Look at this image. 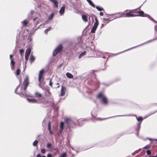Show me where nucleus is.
Returning <instances> with one entry per match:
<instances>
[{
  "label": "nucleus",
  "instance_id": "603ef678",
  "mask_svg": "<svg viewBox=\"0 0 157 157\" xmlns=\"http://www.w3.org/2000/svg\"><path fill=\"white\" fill-rule=\"evenodd\" d=\"M149 157H157L156 156H150Z\"/></svg>",
  "mask_w": 157,
  "mask_h": 157
},
{
  "label": "nucleus",
  "instance_id": "7c9ffc66",
  "mask_svg": "<svg viewBox=\"0 0 157 157\" xmlns=\"http://www.w3.org/2000/svg\"><path fill=\"white\" fill-rule=\"evenodd\" d=\"M97 9L99 11H101L103 10V9L101 8H100L98 6H97L96 7Z\"/></svg>",
  "mask_w": 157,
  "mask_h": 157
},
{
  "label": "nucleus",
  "instance_id": "f257e3e1",
  "mask_svg": "<svg viewBox=\"0 0 157 157\" xmlns=\"http://www.w3.org/2000/svg\"><path fill=\"white\" fill-rule=\"evenodd\" d=\"M121 16L124 17H131L136 16L146 17L144 15V12L142 11H138L137 9L131 10H126L122 13Z\"/></svg>",
  "mask_w": 157,
  "mask_h": 157
},
{
  "label": "nucleus",
  "instance_id": "4468645a",
  "mask_svg": "<svg viewBox=\"0 0 157 157\" xmlns=\"http://www.w3.org/2000/svg\"><path fill=\"white\" fill-rule=\"evenodd\" d=\"M66 75L67 77L69 78H73V75L70 73L67 72L66 74Z\"/></svg>",
  "mask_w": 157,
  "mask_h": 157
},
{
  "label": "nucleus",
  "instance_id": "2eb2a0df",
  "mask_svg": "<svg viewBox=\"0 0 157 157\" xmlns=\"http://www.w3.org/2000/svg\"><path fill=\"white\" fill-rule=\"evenodd\" d=\"M82 18L84 21L85 22L88 21L87 17L86 16L84 15H82Z\"/></svg>",
  "mask_w": 157,
  "mask_h": 157
},
{
  "label": "nucleus",
  "instance_id": "3c124183",
  "mask_svg": "<svg viewBox=\"0 0 157 157\" xmlns=\"http://www.w3.org/2000/svg\"><path fill=\"white\" fill-rule=\"evenodd\" d=\"M104 119H103V120H104ZM97 120H102V119H101L99 118H97Z\"/></svg>",
  "mask_w": 157,
  "mask_h": 157
},
{
  "label": "nucleus",
  "instance_id": "ea45409f",
  "mask_svg": "<svg viewBox=\"0 0 157 157\" xmlns=\"http://www.w3.org/2000/svg\"><path fill=\"white\" fill-rule=\"evenodd\" d=\"M63 129L60 128V129L59 130V132L60 134H61L62 133Z\"/></svg>",
  "mask_w": 157,
  "mask_h": 157
},
{
  "label": "nucleus",
  "instance_id": "39448f33",
  "mask_svg": "<svg viewBox=\"0 0 157 157\" xmlns=\"http://www.w3.org/2000/svg\"><path fill=\"white\" fill-rule=\"evenodd\" d=\"M95 22L94 23V26L93 27L91 30V32L92 33H94L95 32L97 28L99 22L98 21L96 17L95 18Z\"/></svg>",
  "mask_w": 157,
  "mask_h": 157
},
{
  "label": "nucleus",
  "instance_id": "a19ab883",
  "mask_svg": "<svg viewBox=\"0 0 157 157\" xmlns=\"http://www.w3.org/2000/svg\"><path fill=\"white\" fill-rule=\"evenodd\" d=\"M13 55H10V59H11V60L12 59H13L12 58H13Z\"/></svg>",
  "mask_w": 157,
  "mask_h": 157
},
{
  "label": "nucleus",
  "instance_id": "2f4dec72",
  "mask_svg": "<svg viewBox=\"0 0 157 157\" xmlns=\"http://www.w3.org/2000/svg\"><path fill=\"white\" fill-rule=\"evenodd\" d=\"M151 147L150 145H148L146 146L145 147H144L143 148L145 149H147L148 148H149Z\"/></svg>",
  "mask_w": 157,
  "mask_h": 157
},
{
  "label": "nucleus",
  "instance_id": "1a4fd4ad",
  "mask_svg": "<svg viewBox=\"0 0 157 157\" xmlns=\"http://www.w3.org/2000/svg\"><path fill=\"white\" fill-rule=\"evenodd\" d=\"M50 1L53 3L54 4V5L55 6L56 8H57L58 7V2L57 0H49Z\"/></svg>",
  "mask_w": 157,
  "mask_h": 157
},
{
  "label": "nucleus",
  "instance_id": "4d7b16f0",
  "mask_svg": "<svg viewBox=\"0 0 157 157\" xmlns=\"http://www.w3.org/2000/svg\"><path fill=\"white\" fill-rule=\"evenodd\" d=\"M156 157H157V154H156Z\"/></svg>",
  "mask_w": 157,
  "mask_h": 157
},
{
  "label": "nucleus",
  "instance_id": "f8f14e48",
  "mask_svg": "<svg viewBox=\"0 0 157 157\" xmlns=\"http://www.w3.org/2000/svg\"><path fill=\"white\" fill-rule=\"evenodd\" d=\"M35 95L36 98H40L42 96V94L38 92H36L35 93Z\"/></svg>",
  "mask_w": 157,
  "mask_h": 157
},
{
  "label": "nucleus",
  "instance_id": "49530a36",
  "mask_svg": "<svg viewBox=\"0 0 157 157\" xmlns=\"http://www.w3.org/2000/svg\"><path fill=\"white\" fill-rule=\"evenodd\" d=\"M36 157H41L40 154H38L36 155Z\"/></svg>",
  "mask_w": 157,
  "mask_h": 157
},
{
  "label": "nucleus",
  "instance_id": "dca6fc26",
  "mask_svg": "<svg viewBox=\"0 0 157 157\" xmlns=\"http://www.w3.org/2000/svg\"><path fill=\"white\" fill-rule=\"evenodd\" d=\"M11 69L12 70H13L14 69V67L15 62L13 61V59L11 60Z\"/></svg>",
  "mask_w": 157,
  "mask_h": 157
},
{
  "label": "nucleus",
  "instance_id": "393cba45",
  "mask_svg": "<svg viewBox=\"0 0 157 157\" xmlns=\"http://www.w3.org/2000/svg\"><path fill=\"white\" fill-rule=\"evenodd\" d=\"M23 25L25 26H26L28 24V22L26 20H25L23 21V22H22Z\"/></svg>",
  "mask_w": 157,
  "mask_h": 157
},
{
  "label": "nucleus",
  "instance_id": "58836bf2",
  "mask_svg": "<svg viewBox=\"0 0 157 157\" xmlns=\"http://www.w3.org/2000/svg\"><path fill=\"white\" fill-rule=\"evenodd\" d=\"M52 80H50L49 82V85L51 87L52 86Z\"/></svg>",
  "mask_w": 157,
  "mask_h": 157
},
{
  "label": "nucleus",
  "instance_id": "6ab92c4d",
  "mask_svg": "<svg viewBox=\"0 0 157 157\" xmlns=\"http://www.w3.org/2000/svg\"><path fill=\"white\" fill-rule=\"evenodd\" d=\"M31 48H28L27 49L26 52H25V54H27L29 55L30 54V52H31Z\"/></svg>",
  "mask_w": 157,
  "mask_h": 157
},
{
  "label": "nucleus",
  "instance_id": "c85d7f7f",
  "mask_svg": "<svg viewBox=\"0 0 157 157\" xmlns=\"http://www.w3.org/2000/svg\"><path fill=\"white\" fill-rule=\"evenodd\" d=\"M51 122L49 121L48 123V130L49 131L51 130Z\"/></svg>",
  "mask_w": 157,
  "mask_h": 157
},
{
  "label": "nucleus",
  "instance_id": "5701e85b",
  "mask_svg": "<svg viewBox=\"0 0 157 157\" xmlns=\"http://www.w3.org/2000/svg\"><path fill=\"white\" fill-rule=\"evenodd\" d=\"M146 17H147L148 18H149L151 20V21H153L154 22H157L155 21L154 20V19L152 18L150 15H149L148 14H146Z\"/></svg>",
  "mask_w": 157,
  "mask_h": 157
},
{
  "label": "nucleus",
  "instance_id": "4c0bfd02",
  "mask_svg": "<svg viewBox=\"0 0 157 157\" xmlns=\"http://www.w3.org/2000/svg\"><path fill=\"white\" fill-rule=\"evenodd\" d=\"M24 51L23 49H21L20 50V52L21 55L24 52Z\"/></svg>",
  "mask_w": 157,
  "mask_h": 157
},
{
  "label": "nucleus",
  "instance_id": "37998d69",
  "mask_svg": "<svg viewBox=\"0 0 157 157\" xmlns=\"http://www.w3.org/2000/svg\"><path fill=\"white\" fill-rule=\"evenodd\" d=\"M100 15L101 16H102L104 15V13L102 12H100Z\"/></svg>",
  "mask_w": 157,
  "mask_h": 157
},
{
  "label": "nucleus",
  "instance_id": "c756f323",
  "mask_svg": "<svg viewBox=\"0 0 157 157\" xmlns=\"http://www.w3.org/2000/svg\"><path fill=\"white\" fill-rule=\"evenodd\" d=\"M38 143V141L37 140H36L33 142V145L34 146H37Z\"/></svg>",
  "mask_w": 157,
  "mask_h": 157
},
{
  "label": "nucleus",
  "instance_id": "a18cd8bd",
  "mask_svg": "<svg viewBox=\"0 0 157 157\" xmlns=\"http://www.w3.org/2000/svg\"><path fill=\"white\" fill-rule=\"evenodd\" d=\"M56 85H57V88H58L59 87V83H56Z\"/></svg>",
  "mask_w": 157,
  "mask_h": 157
},
{
  "label": "nucleus",
  "instance_id": "6e6d98bb",
  "mask_svg": "<svg viewBox=\"0 0 157 157\" xmlns=\"http://www.w3.org/2000/svg\"><path fill=\"white\" fill-rule=\"evenodd\" d=\"M47 24V22H45V24Z\"/></svg>",
  "mask_w": 157,
  "mask_h": 157
},
{
  "label": "nucleus",
  "instance_id": "a211bd4d",
  "mask_svg": "<svg viewBox=\"0 0 157 157\" xmlns=\"http://www.w3.org/2000/svg\"><path fill=\"white\" fill-rule=\"evenodd\" d=\"M86 53V51H84L83 52L81 53L79 56L78 57V58L79 59H80L83 56H84Z\"/></svg>",
  "mask_w": 157,
  "mask_h": 157
},
{
  "label": "nucleus",
  "instance_id": "864d4df0",
  "mask_svg": "<svg viewBox=\"0 0 157 157\" xmlns=\"http://www.w3.org/2000/svg\"><path fill=\"white\" fill-rule=\"evenodd\" d=\"M37 18H34L33 19V21H35L36 20V19Z\"/></svg>",
  "mask_w": 157,
  "mask_h": 157
},
{
  "label": "nucleus",
  "instance_id": "de8ad7c7",
  "mask_svg": "<svg viewBox=\"0 0 157 157\" xmlns=\"http://www.w3.org/2000/svg\"><path fill=\"white\" fill-rule=\"evenodd\" d=\"M156 112H157V110H156V111H154V112H153L152 113H151V114H150V115H151V114H153L155 113H156Z\"/></svg>",
  "mask_w": 157,
  "mask_h": 157
},
{
  "label": "nucleus",
  "instance_id": "79ce46f5",
  "mask_svg": "<svg viewBox=\"0 0 157 157\" xmlns=\"http://www.w3.org/2000/svg\"><path fill=\"white\" fill-rule=\"evenodd\" d=\"M47 157H52V155L50 154H49L48 155Z\"/></svg>",
  "mask_w": 157,
  "mask_h": 157
},
{
  "label": "nucleus",
  "instance_id": "bf43d9fd",
  "mask_svg": "<svg viewBox=\"0 0 157 157\" xmlns=\"http://www.w3.org/2000/svg\"><path fill=\"white\" fill-rule=\"evenodd\" d=\"M156 33H157V31L156 32Z\"/></svg>",
  "mask_w": 157,
  "mask_h": 157
},
{
  "label": "nucleus",
  "instance_id": "e433bc0d",
  "mask_svg": "<svg viewBox=\"0 0 157 157\" xmlns=\"http://www.w3.org/2000/svg\"><path fill=\"white\" fill-rule=\"evenodd\" d=\"M45 150L44 149H42L41 150V153L44 154L45 153Z\"/></svg>",
  "mask_w": 157,
  "mask_h": 157
},
{
  "label": "nucleus",
  "instance_id": "5fc2aeb1",
  "mask_svg": "<svg viewBox=\"0 0 157 157\" xmlns=\"http://www.w3.org/2000/svg\"><path fill=\"white\" fill-rule=\"evenodd\" d=\"M41 157H46L45 156H43Z\"/></svg>",
  "mask_w": 157,
  "mask_h": 157
},
{
  "label": "nucleus",
  "instance_id": "ddd939ff",
  "mask_svg": "<svg viewBox=\"0 0 157 157\" xmlns=\"http://www.w3.org/2000/svg\"><path fill=\"white\" fill-rule=\"evenodd\" d=\"M65 7L64 6H63L61 7L59 11L60 14L61 15H63L64 13Z\"/></svg>",
  "mask_w": 157,
  "mask_h": 157
},
{
  "label": "nucleus",
  "instance_id": "7ed1b4c3",
  "mask_svg": "<svg viewBox=\"0 0 157 157\" xmlns=\"http://www.w3.org/2000/svg\"><path fill=\"white\" fill-rule=\"evenodd\" d=\"M97 98L99 99H101L102 101L104 104L107 105L108 101L106 97L104 96L102 93H100L98 94Z\"/></svg>",
  "mask_w": 157,
  "mask_h": 157
},
{
  "label": "nucleus",
  "instance_id": "8fccbe9b",
  "mask_svg": "<svg viewBox=\"0 0 157 157\" xmlns=\"http://www.w3.org/2000/svg\"><path fill=\"white\" fill-rule=\"evenodd\" d=\"M155 30L156 32L157 31V28L156 26L155 27Z\"/></svg>",
  "mask_w": 157,
  "mask_h": 157
},
{
  "label": "nucleus",
  "instance_id": "4be33fe9",
  "mask_svg": "<svg viewBox=\"0 0 157 157\" xmlns=\"http://www.w3.org/2000/svg\"><path fill=\"white\" fill-rule=\"evenodd\" d=\"M54 17V14L53 13H52L48 17V20H51Z\"/></svg>",
  "mask_w": 157,
  "mask_h": 157
},
{
  "label": "nucleus",
  "instance_id": "bb28decb",
  "mask_svg": "<svg viewBox=\"0 0 157 157\" xmlns=\"http://www.w3.org/2000/svg\"><path fill=\"white\" fill-rule=\"evenodd\" d=\"M64 123L63 122H62L60 123V128L63 129L64 128Z\"/></svg>",
  "mask_w": 157,
  "mask_h": 157
},
{
  "label": "nucleus",
  "instance_id": "9b49d317",
  "mask_svg": "<svg viewBox=\"0 0 157 157\" xmlns=\"http://www.w3.org/2000/svg\"><path fill=\"white\" fill-rule=\"evenodd\" d=\"M35 57L33 55H31L29 58V60L31 63H32L35 60Z\"/></svg>",
  "mask_w": 157,
  "mask_h": 157
},
{
  "label": "nucleus",
  "instance_id": "f3484780",
  "mask_svg": "<svg viewBox=\"0 0 157 157\" xmlns=\"http://www.w3.org/2000/svg\"><path fill=\"white\" fill-rule=\"evenodd\" d=\"M103 20L104 21V22L106 24L109 23L110 21H111V20H110L109 17L107 18H103Z\"/></svg>",
  "mask_w": 157,
  "mask_h": 157
},
{
  "label": "nucleus",
  "instance_id": "473e14b6",
  "mask_svg": "<svg viewBox=\"0 0 157 157\" xmlns=\"http://www.w3.org/2000/svg\"><path fill=\"white\" fill-rule=\"evenodd\" d=\"M67 155V154L66 153H64L62 154L61 156L59 157H66Z\"/></svg>",
  "mask_w": 157,
  "mask_h": 157
},
{
  "label": "nucleus",
  "instance_id": "b1692460",
  "mask_svg": "<svg viewBox=\"0 0 157 157\" xmlns=\"http://www.w3.org/2000/svg\"><path fill=\"white\" fill-rule=\"evenodd\" d=\"M146 17H147L148 18H149L151 20V21H153L154 22H157L155 21L154 20V19L152 18L150 15H149L148 14H146Z\"/></svg>",
  "mask_w": 157,
  "mask_h": 157
},
{
  "label": "nucleus",
  "instance_id": "f03ea898",
  "mask_svg": "<svg viewBox=\"0 0 157 157\" xmlns=\"http://www.w3.org/2000/svg\"><path fill=\"white\" fill-rule=\"evenodd\" d=\"M29 77L27 76L25 78L23 82V85L24 86L23 89L22 87H21V92H19L17 91V90L20 87V85H18L17 87L15 90V92L20 95H25L26 94L25 91L29 85Z\"/></svg>",
  "mask_w": 157,
  "mask_h": 157
},
{
  "label": "nucleus",
  "instance_id": "72a5a7b5",
  "mask_svg": "<svg viewBox=\"0 0 157 157\" xmlns=\"http://www.w3.org/2000/svg\"><path fill=\"white\" fill-rule=\"evenodd\" d=\"M29 56V55H28L27 54H25V59L26 61H28V60Z\"/></svg>",
  "mask_w": 157,
  "mask_h": 157
},
{
  "label": "nucleus",
  "instance_id": "c03bdc74",
  "mask_svg": "<svg viewBox=\"0 0 157 157\" xmlns=\"http://www.w3.org/2000/svg\"><path fill=\"white\" fill-rule=\"evenodd\" d=\"M47 93L48 94V95L49 96H50V95H51V93H50V92H49V91H47L46 92V93H46Z\"/></svg>",
  "mask_w": 157,
  "mask_h": 157
},
{
  "label": "nucleus",
  "instance_id": "a878e982",
  "mask_svg": "<svg viewBox=\"0 0 157 157\" xmlns=\"http://www.w3.org/2000/svg\"><path fill=\"white\" fill-rule=\"evenodd\" d=\"M52 28L51 27H49L48 29H46L44 31V33H47L48 32L51 30Z\"/></svg>",
  "mask_w": 157,
  "mask_h": 157
},
{
  "label": "nucleus",
  "instance_id": "412c9836",
  "mask_svg": "<svg viewBox=\"0 0 157 157\" xmlns=\"http://www.w3.org/2000/svg\"><path fill=\"white\" fill-rule=\"evenodd\" d=\"M21 70L20 68H18L17 69L16 71V75H19L21 72Z\"/></svg>",
  "mask_w": 157,
  "mask_h": 157
},
{
  "label": "nucleus",
  "instance_id": "09e8293b",
  "mask_svg": "<svg viewBox=\"0 0 157 157\" xmlns=\"http://www.w3.org/2000/svg\"><path fill=\"white\" fill-rule=\"evenodd\" d=\"M49 131V132L51 134H53V132H52V131L51 130H50Z\"/></svg>",
  "mask_w": 157,
  "mask_h": 157
},
{
  "label": "nucleus",
  "instance_id": "aec40b11",
  "mask_svg": "<svg viewBox=\"0 0 157 157\" xmlns=\"http://www.w3.org/2000/svg\"><path fill=\"white\" fill-rule=\"evenodd\" d=\"M86 0L90 6H93L94 7H95V5L90 0Z\"/></svg>",
  "mask_w": 157,
  "mask_h": 157
},
{
  "label": "nucleus",
  "instance_id": "9d476101",
  "mask_svg": "<svg viewBox=\"0 0 157 157\" xmlns=\"http://www.w3.org/2000/svg\"><path fill=\"white\" fill-rule=\"evenodd\" d=\"M27 100L29 102H31L33 103H36L37 102V100L35 99H30L28 98Z\"/></svg>",
  "mask_w": 157,
  "mask_h": 157
},
{
  "label": "nucleus",
  "instance_id": "13d9d810",
  "mask_svg": "<svg viewBox=\"0 0 157 157\" xmlns=\"http://www.w3.org/2000/svg\"><path fill=\"white\" fill-rule=\"evenodd\" d=\"M52 104H54V103L53 102V103H52Z\"/></svg>",
  "mask_w": 157,
  "mask_h": 157
},
{
  "label": "nucleus",
  "instance_id": "20e7f679",
  "mask_svg": "<svg viewBox=\"0 0 157 157\" xmlns=\"http://www.w3.org/2000/svg\"><path fill=\"white\" fill-rule=\"evenodd\" d=\"M44 72V69L41 70L39 72L38 75V81L39 82V85L40 86L41 84L44 83V78L43 77V74Z\"/></svg>",
  "mask_w": 157,
  "mask_h": 157
},
{
  "label": "nucleus",
  "instance_id": "6e6552de",
  "mask_svg": "<svg viewBox=\"0 0 157 157\" xmlns=\"http://www.w3.org/2000/svg\"><path fill=\"white\" fill-rule=\"evenodd\" d=\"M66 88L63 86H62L61 89V96H63L65 94V92L66 91Z\"/></svg>",
  "mask_w": 157,
  "mask_h": 157
},
{
  "label": "nucleus",
  "instance_id": "423d86ee",
  "mask_svg": "<svg viewBox=\"0 0 157 157\" xmlns=\"http://www.w3.org/2000/svg\"><path fill=\"white\" fill-rule=\"evenodd\" d=\"M63 49V47L61 44H60L55 50L53 52V56H56L57 54L60 52Z\"/></svg>",
  "mask_w": 157,
  "mask_h": 157
},
{
  "label": "nucleus",
  "instance_id": "0eeeda50",
  "mask_svg": "<svg viewBox=\"0 0 157 157\" xmlns=\"http://www.w3.org/2000/svg\"><path fill=\"white\" fill-rule=\"evenodd\" d=\"M121 13H117L114 14L110 15H109L110 16L109 17V18L110 20H111V21L118 17H124L123 16L121 15Z\"/></svg>",
  "mask_w": 157,
  "mask_h": 157
},
{
  "label": "nucleus",
  "instance_id": "cd10ccee",
  "mask_svg": "<svg viewBox=\"0 0 157 157\" xmlns=\"http://www.w3.org/2000/svg\"><path fill=\"white\" fill-rule=\"evenodd\" d=\"M137 119L138 121L141 122L143 120V118L142 117H139L137 118Z\"/></svg>",
  "mask_w": 157,
  "mask_h": 157
},
{
  "label": "nucleus",
  "instance_id": "f704fd0d",
  "mask_svg": "<svg viewBox=\"0 0 157 157\" xmlns=\"http://www.w3.org/2000/svg\"><path fill=\"white\" fill-rule=\"evenodd\" d=\"M52 145V144L51 143H49L47 144V148H49L51 147Z\"/></svg>",
  "mask_w": 157,
  "mask_h": 157
},
{
  "label": "nucleus",
  "instance_id": "c9c22d12",
  "mask_svg": "<svg viewBox=\"0 0 157 157\" xmlns=\"http://www.w3.org/2000/svg\"><path fill=\"white\" fill-rule=\"evenodd\" d=\"M147 154V155H150L151 154V151L150 150H147L146 151Z\"/></svg>",
  "mask_w": 157,
  "mask_h": 157
}]
</instances>
